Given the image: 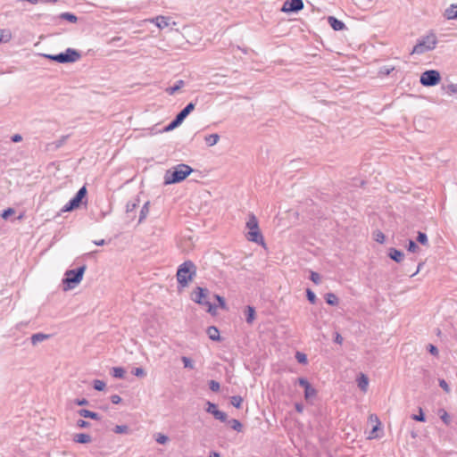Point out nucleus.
<instances>
[{
  "mask_svg": "<svg viewBox=\"0 0 457 457\" xmlns=\"http://www.w3.org/2000/svg\"><path fill=\"white\" fill-rule=\"evenodd\" d=\"M394 70L395 68L393 66H383L379 69L378 74L384 76L389 75Z\"/></svg>",
  "mask_w": 457,
  "mask_h": 457,
  "instance_id": "nucleus-37",
  "label": "nucleus"
},
{
  "mask_svg": "<svg viewBox=\"0 0 457 457\" xmlns=\"http://www.w3.org/2000/svg\"><path fill=\"white\" fill-rule=\"evenodd\" d=\"M181 361H182L185 368L194 369V364L190 358H188L187 356H182Z\"/></svg>",
  "mask_w": 457,
  "mask_h": 457,
  "instance_id": "nucleus-40",
  "label": "nucleus"
},
{
  "mask_svg": "<svg viewBox=\"0 0 457 457\" xmlns=\"http://www.w3.org/2000/svg\"><path fill=\"white\" fill-rule=\"evenodd\" d=\"M231 404L236 408H240L243 403V398L239 395H235L231 397Z\"/></svg>",
  "mask_w": 457,
  "mask_h": 457,
  "instance_id": "nucleus-34",
  "label": "nucleus"
},
{
  "mask_svg": "<svg viewBox=\"0 0 457 457\" xmlns=\"http://www.w3.org/2000/svg\"><path fill=\"white\" fill-rule=\"evenodd\" d=\"M228 425L230 426V428L237 432H241L242 429H243V425L242 423L238 420H236V419H232L230 420H228Z\"/></svg>",
  "mask_w": 457,
  "mask_h": 457,
  "instance_id": "nucleus-25",
  "label": "nucleus"
},
{
  "mask_svg": "<svg viewBox=\"0 0 457 457\" xmlns=\"http://www.w3.org/2000/svg\"><path fill=\"white\" fill-rule=\"evenodd\" d=\"M306 295H307V299L310 301L311 303H316V299H317L316 295L311 289L306 290Z\"/></svg>",
  "mask_w": 457,
  "mask_h": 457,
  "instance_id": "nucleus-46",
  "label": "nucleus"
},
{
  "mask_svg": "<svg viewBox=\"0 0 457 457\" xmlns=\"http://www.w3.org/2000/svg\"><path fill=\"white\" fill-rule=\"evenodd\" d=\"M62 19L66 20L71 23H75L78 21V18L76 15L70 13V12H63L60 16Z\"/></svg>",
  "mask_w": 457,
  "mask_h": 457,
  "instance_id": "nucleus-29",
  "label": "nucleus"
},
{
  "mask_svg": "<svg viewBox=\"0 0 457 457\" xmlns=\"http://www.w3.org/2000/svg\"><path fill=\"white\" fill-rule=\"evenodd\" d=\"M374 238L378 243H383L385 241V235L381 231H377L374 234Z\"/></svg>",
  "mask_w": 457,
  "mask_h": 457,
  "instance_id": "nucleus-48",
  "label": "nucleus"
},
{
  "mask_svg": "<svg viewBox=\"0 0 457 457\" xmlns=\"http://www.w3.org/2000/svg\"><path fill=\"white\" fill-rule=\"evenodd\" d=\"M206 405H207V407H206L205 411L208 413L213 415V417L216 420H220L221 422H226L227 421V419H228L227 413L218 410L217 405L215 403H212L211 402H207Z\"/></svg>",
  "mask_w": 457,
  "mask_h": 457,
  "instance_id": "nucleus-11",
  "label": "nucleus"
},
{
  "mask_svg": "<svg viewBox=\"0 0 457 457\" xmlns=\"http://www.w3.org/2000/svg\"><path fill=\"white\" fill-rule=\"evenodd\" d=\"M149 212V202H146L142 209H141V212H140V217H139V222H142L143 220L145 219V217L147 216Z\"/></svg>",
  "mask_w": 457,
  "mask_h": 457,
  "instance_id": "nucleus-31",
  "label": "nucleus"
},
{
  "mask_svg": "<svg viewBox=\"0 0 457 457\" xmlns=\"http://www.w3.org/2000/svg\"><path fill=\"white\" fill-rule=\"evenodd\" d=\"M220 140V136L218 134H211L204 137V141L207 145L213 146Z\"/></svg>",
  "mask_w": 457,
  "mask_h": 457,
  "instance_id": "nucleus-23",
  "label": "nucleus"
},
{
  "mask_svg": "<svg viewBox=\"0 0 457 457\" xmlns=\"http://www.w3.org/2000/svg\"><path fill=\"white\" fill-rule=\"evenodd\" d=\"M155 440L158 444H161V445H164L168 442L169 438L167 436L163 435V434H161V433H158L156 436H155Z\"/></svg>",
  "mask_w": 457,
  "mask_h": 457,
  "instance_id": "nucleus-38",
  "label": "nucleus"
},
{
  "mask_svg": "<svg viewBox=\"0 0 457 457\" xmlns=\"http://www.w3.org/2000/svg\"><path fill=\"white\" fill-rule=\"evenodd\" d=\"M113 431L116 434H127L129 432V427L126 425H117L115 426Z\"/></svg>",
  "mask_w": 457,
  "mask_h": 457,
  "instance_id": "nucleus-36",
  "label": "nucleus"
},
{
  "mask_svg": "<svg viewBox=\"0 0 457 457\" xmlns=\"http://www.w3.org/2000/svg\"><path fill=\"white\" fill-rule=\"evenodd\" d=\"M245 226L248 230L246 234L247 240L256 244L264 245L263 237L259 228L258 220L254 214L250 213L248 215Z\"/></svg>",
  "mask_w": 457,
  "mask_h": 457,
  "instance_id": "nucleus-3",
  "label": "nucleus"
},
{
  "mask_svg": "<svg viewBox=\"0 0 457 457\" xmlns=\"http://www.w3.org/2000/svg\"><path fill=\"white\" fill-rule=\"evenodd\" d=\"M380 426L381 425H378V424H376L372 430L370 432V435L368 436L369 439H374V438H378V435L377 434V431L380 428Z\"/></svg>",
  "mask_w": 457,
  "mask_h": 457,
  "instance_id": "nucleus-41",
  "label": "nucleus"
},
{
  "mask_svg": "<svg viewBox=\"0 0 457 457\" xmlns=\"http://www.w3.org/2000/svg\"><path fill=\"white\" fill-rule=\"evenodd\" d=\"M41 55L48 60L59 62L58 54H42Z\"/></svg>",
  "mask_w": 457,
  "mask_h": 457,
  "instance_id": "nucleus-52",
  "label": "nucleus"
},
{
  "mask_svg": "<svg viewBox=\"0 0 457 457\" xmlns=\"http://www.w3.org/2000/svg\"><path fill=\"white\" fill-rule=\"evenodd\" d=\"M295 359L299 363L306 364L307 363V356L306 354L297 352L295 354Z\"/></svg>",
  "mask_w": 457,
  "mask_h": 457,
  "instance_id": "nucleus-39",
  "label": "nucleus"
},
{
  "mask_svg": "<svg viewBox=\"0 0 457 457\" xmlns=\"http://www.w3.org/2000/svg\"><path fill=\"white\" fill-rule=\"evenodd\" d=\"M207 335L209 337V338L212 341H219L220 340V331L218 330V328L216 327H209L207 328Z\"/></svg>",
  "mask_w": 457,
  "mask_h": 457,
  "instance_id": "nucleus-20",
  "label": "nucleus"
},
{
  "mask_svg": "<svg viewBox=\"0 0 457 457\" xmlns=\"http://www.w3.org/2000/svg\"><path fill=\"white\" fill-rule=\"evenodd\" d=\"M209 457H220L219 453L212 452L209 455Z\"/></svg>",
  "mask_w": 457,
  "mask_h": 457,
  "instance_id": "nucleus-64",
  "label": "nucleus"
},
{
  "mask_svg": "<svg viewBox=\"0 0 457 457\" xmlns=\"http://www.w3.org/2000/svg\"><path fill=\"white\" fill-rule=\"evenodd\" d=\"M428 352L431 354H433L434 356H437L438 355V349L435 345H428Z\"/></svg>",
  "mask_w": 457,
  "mask_h": 457,
  "instance_id": "nucleus-53",
  "label": "nucleus"
},
{
  "mask_svg": "<svg viewBox=\"0 0 457 457\" xmlns=\"http://www.w3.org/2000/svg\"><path fill=\"white\" fill-rule=\"evenodd\" d=\"M86 269L87 267L83 265L77 270H68L65 272V278L63 279V283L67 285L65 289L73 288L79 284L83 278Z\"/></svg>",
  "mask_w": 457,
  "mask_h": 457,
  "instance_id": "nucleus-6",
  "label": "nucleus"
},
{
  "mask_svg": "<svg viewBox=\"0 0 457 457\" xmlns=\"http://www.w3.org/2000/svg\"><path fill=\"white\" fill-rule=\"evenodd\" d=\"M76 403L78 405H87V404H88V401L87 399L83 398V399H80V400H77Z\"/></svg>",
  "mask_w": 457,
  "mask_h": 457,
  "instance_id": "nucleus-63",
  "label": "nucleus"
},
{
  "mask_svg": "<svg viewBox=\"0 0 457 457\" xmlns=\"http://www.w3.org/2000/svg\"><path fill=\"white\" fill-rule=\"evenodd\" d=\"M310 279L317 285L320 283V276L315 271L311 272Z\"/></svg>",
  "mask_w": 457,
  "mask_h": 457,
  "instance_id": "nucleus-45",
  "label": "nucleus"
},
{
  "mask_svg": "<svg viewBox=\"0 0 457 457\" xmlns=\"http://www.w3.org/2000/svg\"><path fill=\"white\" fill-rule=\"evenodd\" d=\"M254 314H255L254 309L251 306H247V309H246V322L247 323L253 322V320H254Z\"/></svg>",
  "mask_w": 457,
  "mask_h": 457,
  "instance_id": "nucleus-30",
  "label": "nucleus"
},
{
  "mask_svg": "<svg viewBox=\"0 0 457 457\" xmlns=\"http://www.w3.org/2000/svg\"><path fill=\"white\" fill-rule=\"evenodd\" d=\"M22 140V137L20 134H15L12 137V141L14 143L21 142Z\"/></svg>",
  "mask_w": 457,
  "mask_h": 457,
  "instance_id": "nucleus-59",
  "label": "nucleus"
},
{
  "mask_svg": "<svg viewBox=\"0 0 457 457\" xmlns=\"http://www.w3.org/2000/svg\"><path fill=\"white\" fill-rule=\"evenodd\" d=\"M136 207H137V204H136V203H129V204H127V212H131V211H133Z\"/></svg>",
  "mask_w": 457,
  "mask_h": 457,
  "instance_id": "nucleus-60",
  "label": "nucleus"
},
{
  "mask_svg": "<svg viewBox=\"0 0 457 457\" xmlns=\"http://www.w3.org/2000/svg\"><path fill=\"white\" fill-rule=\"evenodd\" d=\"M441 419L445 423V424H448L449 423V415L448 413L445 411H443V413L441 415Z\"/></svg>",
  "mask_w": 457,
  "mask_h": 457,
  "instance_id": "nucleus-57",
  "label": "nucleus"
},
{
  "mask_svg": "<svg viewBox=\"0 0 457 457\" xmlns=\"http://www.w3.org/2000/svg\"><path fill=\"white\" fill-rule=\"evenodd\" d=\"M357 385H358V387L364 393L367 392L368 390V386H369V378L368 377L363 374V373H361L360 376L357 378Z\"/></svg>",
  "mask_w": 457,
  "mask_h": 457,
  "instance_id": "nucleus-13",
  "label": "nucleus"
},
{
  "mask_svg": "<svg viewBox=\"0 0 457 457\" xmlns=\"http://www.w3.org/2000/svg\"><path fill=\"white\" fill-rule=\"evenodd\" d=\"M214 297L219 303V305L221 309H226V303L223 297L220 296L219 295H215Z\"/></svg>",
  "mask_w": 457,
  "mask_h": 457,
  "instance_id": "nucleus-51",
  "label": "nucleus"
},
{
  "mask_svg": "<svg viewBox=\"0 0 457 457\" xmlns=\"http://www.w3.org/2000/svg\"><path fill=\"white\" fill-rule=\"evenodd\" d=\"M303 8V0H286L281 12H299Z\"/></svg>",
  "mask_w": 457,
  "mask_h": 457,
  "instance_id": "nucleus-10",
  "label": "nucleus"
},
{
  "mask_svg": "<svg viewBox=\"0 0 457 457\" xmlns=\"http://www.w3.org/2000/svg\"><path fill=\"white\" fill-rule=\"evenodd\" d=\"M81 58V54L73 48H67L64 53L58 54L60 63H71L79 61Z\"/></svg>",
  "mask_w": 457,
  "mask_h": 457,
  "instance_id": "nucleus-8",
  "label": "nucleus"
},
{
  "mask_svg": "<svg viewBox=\"0 0 457 457\" xmlns=\"http://www.w3.org/2000/svg\"><path fill=\"white\" fill-rule=\"evenodd\" d=\"M14 212V211L12 209V208H8L7 210H4L3 214H2V217L4 219H7L11 214H12Z\"/></svg>",
  "mask_w": 457,
  "mask_h": 457,
  "instance_id": "nucleus-56",
  "label": "nucleus"
},
{
  "mask_svg": "<svg viewBox=\"0 0 457 457\" xmlns=\"http://www.w3.org/2000/svg\"><path fill=\"white\" fill-rule=\"evenodd\" d=\"M444 16L447 20H453L457 18V4H451L448 8L445 10Z\"/></svg>",
  "mask_w": 457,
  "mask_h": 457,
  "instance_id": "nucleus-16",
  "label": "nucleus"
},
{
  "mask_svg": "<svg viewBox=\"0 0 457 457\" xmlns=\"http://www.w3.org/2000/svg\"><path fill=\"white\" fill-rule=\"evenodd\" d=\"M149 22L155 24L160 29H163L168 28L170 25H176V21H171L170 17L166 16H157L152 19L147 20Z\"/></svg>",
  "mask_w": 457,
  "mask_h": 457,
  "instance_id": "nucleus-12",
  "label": "nucleus"
},
{
  "mask_svg": "<svg viewBox=\"0 0 457 457\" xmlns=\"http://www.w3.org/2000/svg\"><path fill=\"white\" fill-rule=\"evenodd\" d=\"M77 427L84 428L89 427V423L84 420H79L77 421Z\"/></svg>",
  "mask_w": 457,
  "mask_h": 457,
  "instance_id": "nucleus-54",
  "label": "nucleus"
},
{
  "mask_svg": "<svg viewBox=\"0 0 457 457\" xmlns=\"http://www.w3.org/2000/svg\"><path fill=\"white\" fill-rule=\"evenodd\" d=\"M105 382L103 380L96 379L93 381V387L97 391H103L105 388Z\"/></svg>",
  "mask_w": 457,
  "mask_h": 457,
  "instance_id": "nucleus-33",
  "label": "nucleus"
},
{
  "mask_svg": "<svg viewBox=\"0 0 457 457\" xmlns=\"http://www.w3.org/2000/svg\"><path fill=\"white\" fill-rule=\"evenodd\" d=\"M417 241L419 243H420L421 245H428V237L423 232H419L418 233Z\"/></svg>",
  "mask_w": 457,
  "mask_h": 457,
  "instance_id": "nucleus-35",
  "label": "nucleus"
},
{
  "mask_svg": "<svg viewBox=\"0 0 457 457\" xmlns=\"http://www.w3.org/2000/svg\"><path fill=\"white\" fill-rule=\"evenodd\" d=\"M50 337V335L47 334H42V333H37L32 335L31 337V343L33 345H37L39 342H42L44 340H46Z\"/></svg>",
  "mask_w": 457,
  "mask_h": 457,
  "instance_id": "nucleus-24",
  "label": "nucleus"
},
{
  "mask_svg": "<svg viewBox=\"0 0 457 457\" xmlns=\"http://www.w3.org/2000/svg\"><path fill=\"white\" fill-rule=\"evenodd\" d=\"M419 249H420L419 246L416 245V243L414 241H412V240L409 241L408 251H410L411 253H416Z\"/></svg>",
  "mask_w": 457,
  "mask_h": 457,
  "instance_id": "nucleus-47",
  "label": "nucleus"
},
{
  "mask_svg": "<svg viewBox=\"0 0 457 457\" xmlns=\"http://www.w3.org/2000/svg\"><path fill=\"white\" fill-rule=\"evenodd\" d=\"M369 419L370 421H374V422H376V424L381 425V422L379 421V420L376 414H370Z\"/></svg>",
  "mask_w": 457,
  "mask_h": 457,
  "instance_id": "nucleus-58",
  "label": "nucleus"
},
{
  "mask_svg": "<svg viewBox=\"0 0 457 457\" xmlns=\"http://www.w3.org/2000/svg\"><path fill=\"white\" fill-rule=\"evenodd\" d=\"M389 257L396 262H401L403 260L404 254L400 250L391 248L389 250Z\"/></svg>",
  "mask_w": 457,
  "mask_h": 457,
  "instance_id": "nucleus-18",
  "label": "nucleus"
},
{
  "mask_svg": "<svg viewBox=\"0 0 457 457\" xmlns=\"http://www.w3.org/2000/svg\"><path fill=\"white\" fill-rule=\"evenodd\" d=\"M112 375L116 378H123L125 376V370L121 367H114L112 370Z\"/></svg>",
  "mask_w": 457,
  "mask_h": 457,
  "instance_id": "nucleus-28",
  "label": "nucleus"
},
{
  "mask_svg": "<svg viewBox=\"0 0 457 457\" xmlns=\"http://www.w3.org/2000/svg\"><path fill=\"white\" fill-rule=\"evenodd\" d=\"M328 24L333 28L335 30H342L345 29V23L337 18L333 16H329L328 18Z\"/></svg>",
  "mask_w": 457,
  "mask_h": 457,
  "instance_id": "nucleus-15",
  "label": "nucleus"
},
{
  "mask_svg": "<svg viewBox=\"0 0 457 457\" xmlns=\"http://www.w3.org/2000/svg\"><path fill=\"white\" fill-rule=\"evenodd\" d=\"M195 109V104L189 103L181 112H179L177 115V117L183 120L186 119V117Z\"/></svg>",
  "mask_w": 457,
  "mask_h": 457,
  "instance_id": "nucleus-19",
  "label": "nucleus"
},
{
  "mask_svg": "<svg viewBox=\"0 0 457 457\" xmlns=\"http://www.w3.org/2000/svg\"><path fill=\"white\" fill-rule=\"evenodd\" d=\"M335 342L341 345L343 343V337L339 333H336Z\"/></svg>",
  "mask_w": 457,
  "mask_h": 457,
  "instance_id": "nucleus-61",
  "label": "nucleus"
},
{
  "mask_svg": "<svg viewBox=\"0 0 457 457\" xmlns=\"http://www.w3.org/2000/svg\"><path fill=\"white\" fill-rule=\"evenodd\" d=\"M209 387L212 392H218L220 388V383L215 380H211L209 382Z\"/></svg>",
  "mask_w": 457,
  "mask_h": 457,
  "instance_id": "nucleus-43",
  "label": "nucleus"
},
{
  "mask_svg": "<svg viewBox=\"0 0 457 457\" xmlns=\"http://www.w3.org/2000/svg\"><path fill=\"white\" fill-rule=\"evenodd\" d=\"M440 81V73L437 71H426L420 76V83L425 87H432Z\"/></svg>",
  "mask_w": 457,
  "mask_h": 457,
  "instance_id": "nucleus-7",
  "label": "nucleus"
},
{
  "mask_svg": "<svg viewBox=\"0 0 457 457\" xmlns=\"http://www.w3.org/2000/svg\"><path fill=\"white\" fill-rule=\"evenodd\" d=\"M184 85H185L184 80L179 79V80H178V81L175 83V85H174L173 87H170L166 88V90H165V91H166L169 95L172 96V95H174L176 92H178L181 87H184Z\"/></svg>",
  "mask_w": 457,
  "mask_h": 457,
  "instance_id": "nucleus-22",
  "label": "nucleus"
},
{
  "mask_svg": "<svg viewBox=\"0 0 457 457\" xmlns=\"http://www.w3.org/2000/svg\"><path fill=\"white\" fill-rule=\"evenodd\" d=\"M439 386L445 392H450V387L445 379H439Z\"/></svg>",
  "mask_w": 457,
  "mask_h": 457,
  "instance_id": "nucleus-50",
  "label": "nucleus"
},
{
  "mask_svg": "<svg viewBox=\"0 0 457 457\" xmlns=\"http://www.w3.org/2000/svg\"><path fill=\"white\" fill-rule=\"evenodd\" d=\"M132 374L135 375L136 377H138V378H143L146 375L145 370L143 368H135L133 370H132Z\"/></svg>",
  "mask_w": 457,
  "mask_h": 457,
  "instance_id": "nucleus-42",
  "label": "nucleus"
},
{
  "mask_svg": "<svg viewBox=\"0 0 457 457\" xmlns=\"http://www.w3.org/2000/svg\"><path fill=\"white\" fill-rule=\"evenodd\" d=\"M209 291L206 288L196 287L192 293L191 299L201 305L206 306L208 312L211 314L216 313V306L212 305L207 299Z\"/></svg>",
  "mask_w": 457,
  "mask_h": 457,
  "instance_id": "nucleus-5",
  "label": "nucleus"
},
{
  "mask_svg": "<svg viewBox=\"0 0 457 457\" xmlns=\"http://www.w3.org/2000/svg\"><path fill=\"white\" fill-rule=\"evenodd\" d=\"M196 273V267L191 261H186L179 265L177 271V280L182 287L187 286V284L193 279V277Z\"/></svg>",
  "mask_w": 457,
  "mask_h": 457,
  "instance_id": "nucleus-2",
  "label": "nucleus"
},
{
  "mask_svg": "<svg viewBox=\"0 0 457 457\" xmlns=\"http://www.w3.org/2000/svg\"><path fill=\"white\" fill-rule=\"evenodd\" d=\"M193 169L184 163L179 164L172 169L166 170L164 174V184L170 185L183 181L191 174Z\"/></svg>",
  "mask_w": 457,
  "mask_h": 457,
  "instance_id": "nucleus-1",
  "label": "nucleus"
},
{
  "mask_svg": "<svg viewBox=\"0 0 457 457\" xmlns=\"http://www.w3.org/2000/svg\"><path fill=\"white\" fill-rule=\"evenodd\" d=\"M325 300H326V303L329 305H337V303H338V298L333 293L326 294Z\"/></svg>",
  "mask_w": 457,
  "mask_h": 457,
  "instance_id": "nucleus-27",
  "label": "nucleus"
},
{
  "mask_svg": "<svg viewBox=\"0 0 457 457\" xmlns=\"http://www.w3.org/2000/svg\"><path fill=\"white\" fill-rule=\"evenodd\" d=\"M411 419H413L414 420H417V421H421V422L425 421V420H426V419H425V416H424V414H423L422 409H421V408H420V412H419V414H413V415L411 416Z\"/></svg>",
  "mask_w": 457,
  "mask_h": 457,
  "instance_id": "nucleus-44",
  "label": "nucleus"
},
{
  "mask_svg": "<svg viewBox=\"0 0 457 457\" xmlns=\"http://www.w3.org/2000/svg\"><path fill=\"white\" fill-rule=\"evenodd\" d=\"M317 395V391L314 387H312V386H309L305 390H304V398L305 400L309 401L312 398H314L315 396Z\"/></svg>",
  "mask_w": 457,
  "mask_h": 457,
  "instance_id": "nucleus-26",
  "label": "nucleus"
},
{
  "mask_svg": "<svg viewBox=\"0 0 457 457\" xmlns=\"http://www.w3.org/2000/svg\"><path fill=\"white\" fill-rule=\"evenodd\" d=\"M87 195L86 187H82L76 194V195L70 200V202L65 204L62 208V212H70L78 208L82 201V199Z\"/></svg>",
  "mask_w": 457,
  "mask_h": 457,
  "instance_id": "nucleus-9",
  "label": "nucleus"
},
{
  "mask_svg": "<svg viewBox=\"0 0 457 457\" xmlns=\"http://www.w3.org/2000/svg\"><path fill=\"white\" fill-rule=\"evenodd\" d=\"M295 410L297 412H299V413L303 412V406L302 403H295Z\"/></svg>",
  "mask_w": 457,
  "mask_h": 457,
  "instance_id": "nucleus-62",
  "label": "nucleus"
},
{
  "mask_svg": "<svg viewBox=\"0 0 457 457\" xmlns=\"http://www.w3.org/2000/svg\"><path fill=\"white\" fill-rule=\"evenodd\" d=\"M12 37V32L8 29H0V43H8Z\"/></svg>",
  "mask_w": 457,
  "mask_h": 457,
  "instance_id": "nucleus-21",
  "label": "nucleus"
},
{
  "mask_svg": "<svg viewBox=\"0 0 457 457\" xmlns=\"http://www.w3.org/2000/svg\"><path fill=\"white\" fill-rule=\"evenodd\" d=\"M73 441L79 444H88L92 441V437L88 434L79 433L74 435Z\"/></svg>",
  "mask_w": 457,
  "mask_h": 457,
  "instance_id": "nucleus-17",
  "label": "nucleus"
},
{
  "mask_svg": "<svg viewBox=\"0 0 457 457\" xmlns=\"http://www.w3.org/2000/svg\"><path fill=\"white\" fill-rule=\"evenodd\" d=\"M182 123L181 120H179L177 116L176 118L166 127L165 130L170 131L171 129H174L178 126H179Z\"/></svg>",
  "mask_w": 457,
  "mask_h": 457,
  "instance_id": "nucleus-32",
  "label": "nucleus"
},
{
  "mask_svg": "<svg viewBox=\"0 0 457 457\" xmlns=\"http://www.w3.org/2000/svg\"><path fill=\"white\" fill-rule=\"evenodd\" d=\"M111 402L113 403V404H118L121 402V398L120 395H112L111 396Z\"/></svg>",
  "mask_w": 457,
  "mask_h": 457,
  "instance_id": "nucleus-55",
  "label": "nucleus"
},
{
  "mask_svg": "<svg viewBox=\"0 0 457 457\" xmlns=\"http://www.w3.org/2000/svg\"><path fill=\"white\" fill-rule=\"evenodd\" d=\"M297 383L304 388V390L311 386V384L308 382V380L304 378H299L297 379Z\"/></svg>",
  "mask_w": 457,
  "mask_h": 457,
  "instance_id": "nucleus-49",
  "label": "nucleus"
},
{
  "mask_svg": "<svg viewBox=\"0 0 457 457\" xmlns=\"http://www.w3.org/2000/svg\"><path fill=\"white\" fill-rule=\"evenodd\" d=\"M437 37L434 32H429L422 37L414 46L411 54H422L436 48Z\"/></svg>",
  "mask_w": 457,
  "mask_h": 457,
  "instance_id": "nucleus-4",
  "label": "nucleus"
},
{
  "mask_svg": "<svg viewBox=\"0 0 457 457\" xmlns=\"http://www.w3.org/2000/svg\"><path fill=\"white\" fill-rule=\"evenodd\" d=\"M78 413L80 417L89 418L96 420H100L101 417L97 412L91 411L89 410L81 409L78 411Z\"/></svg>",
  "mask_w": 457,
  "mask_h": 457,
  "instance_id": "nucleus-14",
  "label": "nucleus"
}]
</instances>
